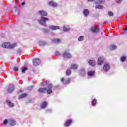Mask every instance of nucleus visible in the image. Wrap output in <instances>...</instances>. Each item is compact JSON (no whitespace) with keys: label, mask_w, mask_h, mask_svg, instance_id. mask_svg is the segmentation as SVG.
Returning <instances> with one entry per match:
<instances>
[{"label":"nucleus","mask_w":127,"mask_h":127,"mask_svg":"<svg viewBox=\"0 0 127 127\" xmlns=\"http://www.w3.org/2000/svg\"><path fill=\"white\" fill-rule=\"evenodd\" d=\"M15 1H17V0H15Z\"/></svg>","instance_id":"48"},{"label":"nucleus","mask_w":127,"mask_h":127,"mask_svg":"<svg viewBox=\"0 0 127 127\" xmlns=\"http://www.w3.org/2000/svg\"><path fill=\"white\" fill-rule=\"evenodd\" d=\"M88 76H94L95 75V71H88L87 73Z\"/></svg>","instance_id":"24"},{"label":"nucleus","mask_w":127,"mask_h":127,"mask_svg":"<svg viewBox=\"0 0 127 127\" xmlns=\"http://www.w3.org/2000/svg\"><path fill=\"white\" fill-rule=\"evenodd\" d=\"M83 14L85 16H87L89 14V10L87 9H85L83 10Z\"/></svg>","instance_id":"21"},{"label":"nucleus","mask_w":127,"mask_h":127,"mask_svg":"<svg viewBox=\"0 0 127 127\" xmlns=\"http://www.w3.org/2000/svg\"><path fill=\"white\" fill-rule=\"evenodd\" d=\"M111 48L112 49H117V46L115 45H113L111 46Z\"/></svg>","instance_id":"35"},{"label":"nucleus","mask_w":127,"mask_h":127,"mask_svg":"<svg viewBox=\"0 0 127 127\" xmlns=\"http://www.w3.org/2000/svg\"><path fill=\"white\" fill-rule=\"evenodd\" d=\"M41 63V62L40 61V60L38 59H35L33 60V64L34 66H38Z\"/></svg>","instance_id":"6"},{"label":"nucleus","mask_w":127,"mask_h":127,"mask_svg":"<svg viewBox=\"0 0 127 127\" xmlns=\"http://www.w3.org/2000/svg\"><path fill=\"white\" fill-rule=\"evenodd\" d=\"M108 15H109V16H114V13L112 11H109L108 12Z\"/></svg>","instance_id":"32"},{"label":"nucleus","mask_w":127,"mask_h":127,"mask_svg":"<svg viewBox=\"0 0 127 127\" xmlns=\"http://www.w3.org/2000/svg\"><path fill=\"white\" fill-rule=\"evenodd\" d=\"M13 70L15 71V72H17V71H18V67H14L13 68Z\"/></svg>","instance_id":"37"},{"label":"nucleus","mask_w":127,"mask_h":127,"mask_svg":"<svg viewBox=\"0 0 127 127\" xmlns=\"http://www.w3.org/2000/svg\"><path fill=\"white\" fill-rule=\"evenodd\" d=\"M103 1L104 0H98L97 2H95V3H96V4H98V3H102V2H103Z\"/></svg>","instance_id":"33"},{"label":"nucleus","mask_w":127,"mask_h":127,"mask_svg":"<svg viewBox=\"0 0 127 127\" xmlns=\"http://www.w3.org/2000/svg\"><path fill=\"white\" fill-rule=\"evenodd\" d=\"M49 5L55 7L58 5V4H57V3L55 2L54 1H51L49 2Z\"/></svg>","instance_id":"11"},{"label":"nucleus","mask_w":127,"mask_h":127,"mask_svg":"<svg viewBox=\"0 0 127 127\" xmlns=\"http://www.w3.org/2000/svg\"><path fill=\"white\" fill-rule=\"evenodd\" d=\"M16 9H17V8H16L15 11H16Z\"/></svg>","instance_id":"47"},{"label":"nucleus","mask_w":127,"mask_h":127,"mask_svg":"<svg viewBox=\"0 0 127 127\" xmlns=\"http://www.w3.org/2000/svg\"><path fill=\"white\" fill-rule=\"evenodd\" d=\"M40 45H41V46H45L46 45V42L45 41L41 42Z\"/></svg>","instance_id":"30"},{"label":"nucleus","mask_w":127,"mask_h":127,"mask_svg":"<svg viewBox=\"0 0 127 127\" xmlns=\"http://www.w3.org/2000/svg\"><path fill=\"white\" fill-rule=\"evenodd\" d=\"M63 30L64 31H69V30H70V28H66V26H64Z\"/></svg>","instance_id":"31"},{"label":"nucleus","mask_w":127,"mask_h":127,"mask_svg":"<svg viewBox=\"0 0 127 127\" xmlns=\"http://www.w3.org/2000/svg\"><path fill=\"white\" fill-rule=\"evenodd\" d=\"M78 68V65L76 64H73L71 65V69H73V70H75V69Z\"/></svg>","instance_id":"22"},{"label":"nucleus","mask_w":127,"mask_h":127,"mask_svg":"<svg viewBox=\"0 0 127 127\" xmlns=\"http://www.w3.org/2000/svg\"><path fill=\"white\" fill-rule=\"evenodd\" d=\"M14 90V85L13 84H9L7 89L8 93H11Z\"/></svg>","instance_id":"8"},{"label":"nucleus","mask_w":127,"mask_h":127,"mask_svg":"<svg viewBox=\"0 0 127 127\" xmlns=\"http://www.w3.org/2000/svg\"><path fill=\"white\" fill-rule=\"evenodd\" d=\"M97 104V100L93 99L92 101L91 102V105L92 106H96V104Z\"/></svg>","instance_id":"27"},{"label":"nucleus","mask_w":127,"mask_h":127,"mask_svg":"<svg viewBox=\"0 0 127 127\" xmlns=\"http://www.w3.org/2000/svg\"><path fill=\"white\" fill-rule=\"evenodd\" d=\"M88 64L90 66H92V67L96 66V62H95L94 60H90L88 61Z\"/></svg>","instance_id":"15"},{"label":"nucleus","mask_w":127,"mask_h":127,"mask_svg":"<svg viewBox=\"0 0 127 127\" xmlns=\"http://www.w3.org/2000/svg\"><path fill=\"white\" fill-rule=\"evenodd\" d=\"M70 78H68V79H67V80H66L65 81H64V83L65 84H68V83H70Z\"/></svg>","instance_id":"36"},{"label":"nucleus","mask_w":127,"mask_h":127,"mask_svg":"<svg viewBox=\"0 0 127 127\" xmlns=\"http://www.w3.org/2000/svg\"><path fill=\"white\" fill-rule=\"evenodd\" d=\"M103 69L105 72H108L110 70V64H106L103 65Z\"/></svg>","instance_id":"7"},{"label":"nucleus","mask_w":127,"mask_h":127,"mask_svg":"<svg viewBox=\"0 0 127 127\" xmlns=\"http://www.w3.org/2000/svg\"><path fill=\"white\" fill-rule=\"evenodd\" d=\"M46 82H47V81H44V83H46Z\"/></svg>","instance_id":"46"},{"label":"nucleus","mask_w":127,"mask_h":127,"mask_svg":"<svg viewBox=\"0 0 127 127\" xmlns=\"http://www.w3.org/2000/svg\"><path fill=\"white\" fill-rule=\"evenodd\" d=\"M55 54V55H57V56H60V53L59 52H56Z\"/></svg>","instance_id":"38"},{"label":"nucleus","mask_w":127,"mask_h":127,"mask_svg":"<svg viewBox=\"0 0 127 127\" xmlns=\"http://www.w3.org/2000/svg\"><path fill=\"white\" fill-rule=\"evenodd\" d=\"M46 91H47V88H40L38 90V91L40 94H45L46 93Z\"/></svg>","instance_id":"9"},{"label":"nucleus","mask_w":127,"mask_h":127,"mask_svg":"<svg viewBox=\"0 0 127 127\" xmlns=\"http://www.w3.org/2000/svg\"><path fill=\"white\" fill-rule=\"evenodd\" d=\"M38 13L42 16V19L38 20V21L39 22L40 24H41V25H43V26H47L46 25V21H48V20H49V18L43 17L47 16V12L45 11L44 10H40L39 11Z\"/></svg>","instance_id":"1"},{"label":"nucleus","mask_w":127,"mask_h":127,"mask_svg":"<svg viewBox=\"0 0 127 127\" xmlns=\"http://www.w3.org/2000/svg\"><path fill=\"white\" fill-rule=\"evenodd\" d=\"M106 23H108V21H104L103 22V24H106Z\"/></svg>","instance_id":"42"},{"label":"nucleus","mask_w":127,"mask_h":127,"mask_svg":"<svg viewBox=\"0 0 127 127\" xmlns=\"http://www.w3.org/2000/svg\"><path fill=\"white\" fill-rule=\"evenodd\" d=\"M104 61H105V59L103 57H99L98 59L97 64L101 66L103 63H104Z\"/></svg>","instance_id":"5"},{"label":"nucleus","mask_w":127,"mask_h":127,"mask_svg":"<svg viewBox=\"0 0 127 127\" xmlns=\"http://www.w3.org/2000/svg\"><path fill=\"white\" fill-rule=\"evenodd\" d=\"M64 78H61V81L62 82H64Z\"/></svg>","instance_id":"43"},{"label":"nucleus","mask_w":127,"mask_h":127,"mask_svg":"<svg viewBox=\"0 0 127 127\" xmlns=\"http://www.w3.org/2000/svg\"><path fill=\"white\" fill-rule=\"evenodd\" d=\"M84 40V36H80L78 38V41H83Z\"/></svg>","instance_id":"28"},{"label":"nucleus","mask_w":127,"mask_h":127,"mask_svg":"<svg viewBox=\"0 0 127 127\" xmlns=\"http://www.w3.org/2000/svg\"><path fill=\"white\" fill-rule=\"evenodd\" d=\"M71 124H72V120L71 119L67 120L65 124H64V127H69L70 125H71Z\"/></svg>","instance_id":"13"},{"label":"nucleus","mask_w":127,"mask_h":127,"mask_svg":"<svg viewBox=\"0 0 127 127\" xmlns=\"http://www.w3.org/2000/svg\"><path fill=\"white\" fill-rule=\"evenodd\" d=\"M53 43H60L61 40L60 39H54L52 40Z\"/></svg>","instance_id":"19"},{"label":"nucleus","mask_w":127,"mask_h":127,"mask_svg":"<svg viewBox=\"0 0 127 127\" xmlns=\"http://www.w3.org/2000/svg\"><path fill=\"white\" fill-rule=\"evenodd\" d=\"M53 85H52V83H50L47 86V90L46 91L47 94H52V88Z\"/></svg>","instance_id":"4"},{"label":"nucleus","mask_w":127,"mask_h":127,"mask_svg":"<svg viewBox=\"0 0 127 127\" xmlns=\"http://www.w3.org/2000/svg\"><path fill=\"white\" fill-rule=\"evenodd\" d=\"M49 28L52 29V30H57L60 29V27L58 26L51 25L49 26Z\"/></svg>","instance_id":"10"},{"label":"nucleus","mask_w":127,"mask_h":127,"mask_svg":"<svg viewBox=\"0 0 127 127\" xmlns=\"http://www.w3.org/2000/svg\"><path fill=\"white\" fill-rule=\"evenodd\" d=\"M9 42H5L2 44V47L3 48H9Z\"/></svg>","instance_id":"16"},{"label":"nucleus","mask_w":127,"mask_h":127,"mask_svg":"<svg viewBox=\"0 0 127 127\" xmlns=\"http://www.w3.org/2000/svg\"><path fill=\"white\" fill-rule=\"evenodd\" d=\"M63 56L64 58H67L68 59H70V58H72V55L69 52L67 51H65L63 54Z\"/></svg>","instance_id":"3"},{"label":"nucleus","mask_w":127,"mask_h":127,"mask_svg":"<svg viewBox=\"0 0 127 127\" xmlns=\"http://www.w3.org/2000/svg\"><path fill=\"white\" fill-rule=\"evenodd\" d=\"M90 31L93 32V33H98V32H100V28L99 27H95V26H92L90 29Z\"/></svg>","instance_id":"2"},{"label":"nucleus","mask_w":127,"mask_h":127,"mask_svg":"<svg viewBox=\"0 0 127 127\" xmlns=\"http://www.w3.org/2000/svg\"><path fill=\"white\" fill-rule=\"evenodd\" d=\"M7 123H8V121H7V119H5L4 120L3 123V125H7Z\"/></svg>","instance_id":"34"},{"label":"nucleus","mask_w":127,"mask_h":127,"mask_svg":"<svg viewBox=\"0 0 127 127\" xmlns=\"http://www.w3.org/2000/svg\"><path fill=\"white\" fill-rule=\"evenodd\" d=\"M95 8L98 9L99 8V9H102V8H104V6L102 5H96L95 6Z\"/></svg>","instance_id":"25"},{"label":"nucleus","mask_w":127,"mask_h":127,"mask_svg":"<svg viewBox=\"0 0 127 127\" xmlns=\"http://www.w3.org/2000/svg\"><path fill=\"white\" fill-rule=\"evenodd\" d=\"M81 75H85V70L82 69L81 70Z\"/></svg>","instance_id":"40"},{"label":"nucleus","mask_w":127,"mask_h":127,"mask_svg":"<svg viewBox=\"0 0 127 127\" xmlns=\"http://www.w3.org/2000/svg\"><path fill=\"white\" fill-rule=\"evenodd\" d=\"M27 93H23L19 96L18 99H23V98H26V97H27Z\"/></svg>","instance_id":"18"},{"label":"nucleus","mask_w":127,"mask_h":127,"mask_svg":"<svg viewBox=\"0 0 127 127\" xmlns=\"http://www.w3.org/2000/svg\"><path fill=\"white\" fill-rule=\"evenodd\" d=\"M95 0H87L88 1H94Z\"/></svg>","instance_id":"45"},{"label":"nucleus","mask_w":127,"mask_h":127,"mask_svg":"<svg viewBox=\"0 0 127 127\" xmlns=\"http://www.w3.org/2000/svg\"><path fill=\"white\" fill-rule=\"evenodd\" d=\"M116 1L118 3H121L123 1V0H116Z\"/></svg>","instance_id":"39"},{"label":"nucleus","mask_w":127,"mask_h":127,"mask_svg":"<svg viewBox=\"0 0 127 127\" xmlns=\"http://www.w3.org/2000/svg\"><path fill=\"white\" fill-rule=\"evenodd\" d=\"M8 123L10 126H15V125H16V121L12 119H10L8 121Z\"/></svg>","instance_id":"12"},{"label":"nucleus","mask_w":127,"mask_h":127,"mask_svg":"<svg viewBox=\"0 0 127 127\" xmlns=\"http://www.w3.org/2000/svg\"><path fill=\"white\" fill-rule=\"evenodd\" d=\"M48 105V103H47V102L44 101L41 104L40 107L42 109H45V108L47 107Z\"/></svg>","instance_id":"14"},{"label":"nucleus","mask_w":127,"mask_h":127,"mask_svg":"<svg viewBox=\"0 0 127 127\" xmlns=\"http://www.w3.org/2000/svg\"><path fill=\"white\" fill-rule=\"evenodd\" d=\"M66 74L67 76H70L71 75V68H67L66 71Z\"/></svg>","instance_id":"23"},{"label":"nucleus","mask_w":127,"mask_h":127,"mask_svg":"<svg viewBox=\"0 0 127 127\" xmlns=\"http://www.w3.org/2000/svg\"><path fill=\"white\" fill-rule=\"evenodd\" d=\"M6 102L8 106H9V107H10V108H12L14 106V104L12 103L11 101L7 100H6Z\"/></svg>","instance_id":"17"},{"label":"nucleus","mask_w":127,"mask_h":127,"mask_svg":"<svg viewBox=\"0 0 127 127\" xmlns=\"http://www.w3.org/2000/svg\"><path fill=\"white\" fill-rule=\"evenodd\" d=\"M21 5H24L25 4V2H23L21 3Z\"/></svg>","instance_id":"41"},{"label":"nucleus","mask_w":127,"mask_h":127,"mask_svg":"<svg viewBox=\"0 0 127 127\" xmlns=\"http://www.w3.org/2000/svg\"><path fill=\"white\" fill-rule=\"evenodd\" d=\"M15 46H16V44H13L10 45V43L9 44V48H10V49H12L13 48H14V47H15Z\"/></svg>","instance_id":"26"},{"label":"nucleus","mask_w":127,"mask_h":127,"mask_svg":"<svg viewBox=\"0 0 127 127\" xmlns=\"http://www.w3.org/2000/svg\"><path fill=\"white\" fill-rule=\"evenodd\" d=\"M124 31H127V27H126V28L124 29Z\"/></svg>","instance_id":"44"},{"label":"nucleus","mask_w":127,"mask_h":127,"mask_svg":"<svg viewBox=\"0 0 127 127\" xmlns=\"http://www.w3.org/2000/svg\"><path fill=\"white\" fill-rule=\"evenodd\" d=\"M127 60V57H121L120 60L122 62H125V61Z\"/></svg>","instance_id":"29"},{"label":"nucleus","mask_w":127,"mask_h":127,"mask_svg":"<svg viewBox=\"0 0 127 127\" xmlns=\"http://www.w3.org/2000/svg\"><path fill=\"white\" fill-rule=\"evenodd\" d=\"M21 72L24 74V73H25V72H26V71L28 70V68L23 67H21Z\"/></svg>","instance_id":"20"}]
</instances>
